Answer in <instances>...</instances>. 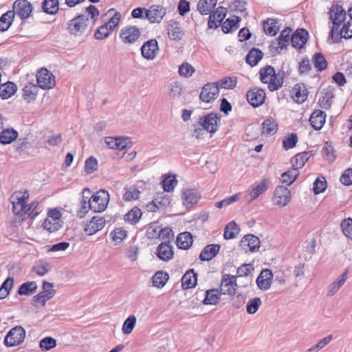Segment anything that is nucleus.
I'll list each match as a JSON object with an SVG mask.
<instances>
[{
    "label": "nucleus",
    "mask_w": 352,
    "mask_h": 352,
    "mask_svg": "<svg viewBox=\"0 0 352 352\" xmlns=\"http://www.w3.org/2000/svg\"><path fill=\"white\" fill-rule=\"evenodd\" d=\"M329 19L333 23V27L330 31L329 35L333 38L334 33L338 31L339 28L344 22L346 18V12L342 6L333 3L328 12Z\"/></svg>",
    "instance_id": "obj_1"
},
{
    "label": "nucleus",
    "mask_w": 352,
    "mask_h": 352,
    "mask_svg": "<svg viewBox=\"0 0 352 352\" xmlns=\"http://www.w3.org/2000/svg\"><path fill=\"white\" fill-rule=\"evenodd\" d=\"M90 19L85 14H79L67 23L68 32L74 36L82 35L88 28Z\"/></svg>",
    "instance_id": "obj_2"
},
{
    "label": "nucleus",
    "mask_w": 352,
    "mask_h": 352,
    "mask_svg": "<svg viewBox=\"0 0 352 352\" xmlns=\"http://www.w3.org/2000/svg\"><path fill=\"white\" fill-rule=\"evenodd\" d=\"M43 291L32 298V305L35 307L44 306L45 302L52 298L56 292L54 289V283L43 281Z\"/></svg>",
    "instance_id": "obj_3"
},
{
    "label": "nucleus",
    "mask_w": 352,
    "mask_h": 352,
    "mask_svg": "<svg viewBox=\"0 0 352 352\" xmlns=\"http://www.w3.org/2000/svg\"><path fill=\"white\" fill-rule=\"evenodd\" d=\"M109 201L108 191L101 189L91 195V210L94 212H101L107 208Z\"/></svg>",
    "instance_id": "obj_4"
},
{
    "label": "nucleus",
    "mask_w": 352,
    "mask_h": 352,
    "mask_svg": "<svg viewBox=\"0 0 352 352\" xmlns=\"http://www.w3.org/2000/svg\"><path fill=\"white\" fill-rule=\"evenodd\" d=\"M14 15L22 19V0H16L13 4V10L8 11L0 17V31H6L10 28Z\"/></svg>",
    "instance_id": "obj_5"
},
{
    "label": "nucleus",
    "mask_w": 352,
    "mask_h": 352,
    "mask_svg": "<svg viewBox=\"0 0 352 352\" xmlns=\"http://www.w3.org/2000/svg\"><path fill=\"white\" fill-rule=\"evenodd\" d=\"M28 200L29 192L26 190H23V221L25 219V215H27L31 221L34 220L43 210L38 201L34 200L29 204Z\"/></svg>",
    "instance_id": "obj_6"
},
{
    "label": "nucleus",
    "mask_w": 352,
    "mask_h": 352,
    "mask_svg": "<svg viewBox=\"0 0 352 352\" xmlns=\"http://www.w3.org/2000/svg\"><path fill=\"white\" fill-rule=\"evenodd\" d=\"M221 116L217 113L211 112L199 118L200 126L210 133H214L218 131Z\"/></svg>",
    "instance_id": "obj_7"
},
{
    "label": "nucleus",
    "mask_w": 352,
    "mask_h": 352,
    "mask_svg": "<svg viewBox=\"0 0 352 352\" xmlns=\"http://www.w3.org/2000/svg\"><path fill=\"white\" fill-rule=\"evenodd\" d=\"M36 82L37 85L45 90L52 89L56 85L54 75L45 67L38 71Z\"/></svg>",
    "instance_id": "obj_8"
},
{
    "label": "nucleus",
    "mask_w": 352,
    "mask_h": 352,
    "mask_svg": "<svg viewBox=\"0 0 352 352\" xmlns=\"http://www.w3.org/2000/svg\"><path fill=\"white\" fill-rule=\"evenodd\" d=\"M292 31V28H286L280 32L277 42L272 43L270 47V50L273 53L278 54L280 53L279 50H283L287 47L291 38L290 34Z\"/></svg>",
    "instance_id": "obj_9"
},
{
    "label": "nucleus",
    "mask_w": 352,
    "mask_h": 352,
    "mask_svg": "<svg viewBox=\"0 0 352 352\" xmlns=\"http://www.w3.org/2000/svg\"><path fill=\"white\" fill-rule=\"evenodd\" d=\"M236 288V276L230 274H224L222 277L220 289L219 290L220 294L232 296L235 294Z\"/></svg>",
    "instance_id": "obj_10"
},
{
    "label": "nucleus",
    "mask_w": 352,
    "mask_h": 352,
    "mask_svg": "<svg viewBox=\"0 0 352 352\" xmlns=\"http://www.w3.org/2000/svg\"><path fill=\"white\" fill-rule=\"evenodd\" d=\"M219 94V87L214 82H208L202 87L199 98L201 101L209 103L214 100Z\"/></svg>",
    "instance_id": "obj_11"
},
{
    "label": "nucleus",
    "mask_w": 352,
    "mask_h": 352,
    "mask_svg": "<svg viewBox=\"0 0 352 352\" xmlns=\"http://www.w3.org/2000/svg\"><path fill=\"white\" fill-rule=\"evenodd\" d=\"M140 36V31L136 26H127L121 29L120 38L124 43H134Z\"/></svg>",
    "instance_id": "obj_12"
},
{
    "label": "nucleus",
    "mask_w": 352,
    "mask_h": 352,
    "mask_svg": "<svg viewBox=\"0 0 352 352\" xmlns=\"http://www.w3.org/2000/svg\"><path fill=\"white\" fill-rule=\"evenodd\" d=\"M159 52L158 43L156 39H149L141 47L142 56L147 60H153Z\"/></svg>",
    "instance_id": "obj_13"
},
{
    "label": "nucleus",
    "mask_w": 352,
    "mask_h": 352,
    "mask_svg": "<svg viewBox=\"0 0 352 352\" xmlns=\"http://www.w3.org/2000/svg\"><path fill=\"white\" fill-rule=\"evenodd\" d=\"M260 243L258 237L253 234H247L240 241L239 246L245 252H254L258 250Z\"/></svg>",
    "instance_id": "obj_14"
},
{
    "label": "nucleus",
    "mask_w": 352,
    "mask_h": 352,
    "mask_svg": "<svg viewBox=\"0 0 352 352\" xmlns=\"http://www.w3.org/2000/svg\"><path fill=\"white\" fill-rule=\"evenodd\" d=\"M273 199L276 205L285 206L290 201V190L285 186H278L274 190Z\"/></svg>",
    "instance_id": "obj_15"
},
{
    "label": "nucleus",
    "mask_w": 352,
    "mask_h": 352,
    "mask_svg": "<svg viewBox=\"0 0 352 352\" xmlns=\"http://www.w3.org/2000/svg\"><path fill=\"white\" fill-rule=\"evenodd\" d=\"M246 98L252 107H257L264 102L265 92L262 89H253L247 92Z\"/></svg>",
    "instance_id": "obj_16"
},
{
    "label": "nucleus",
    "mask_w": 352,
    "mask_h": 352,
    "mask_svg": "<svg viewBox=\"0 0 352 352\" xmlns=\"http://www.w3.org/2000/svg\"><path fill=\"white\" fill-rule=\"evenodd\" d=\"M22 342V327L16 326L8 333L4 339L7 346H14Z\"/></svg>",
    "instance_id": "obj_17"
},
{
    "label": "nucleus",
    "mask_w": 352,
    "mask_h": 352,
    "mask_svg": "<svg viewBox=\"0 0 352 352\" xmlns=\"http://www.w3.org/2000/svg\"><path fill=\"white\" fill-rule=\"evenodd\" d=\"M166 14V10L160 6L153 5L146 10L145 18L152 23H160Z\"/></svg>",
    "instance_id": "obj_18"
},
{
    "label": "nucleus",
    "mask_w": 352,
    "mask_h": 352,
    "mask_svg": "<svg viewBox=\"0 0 352 352\" xmlns=\"http://www.w3.org/2000/svg\"><path fill=\"white\" fill-rule=\"evenodd\" d=\"M12 212L18 217V223L22 222V192L16 191L10 197Z\"/></svg>",
    "instance_id": "obj_19"
},
{
    "label": "nucleus",
    "mask_w": 352,
    "mask_h": 352,
    "mask_svg": "<svg viewBox=\"0 0 352 352\" xmlns=\"http://www.w3.org/2000/svg\"><path fill=\"white\" fill-rule=\"evenodd\" d=\"M200 198L201 195L196 189L188 188L183 191V204L187 208H192Z\"/></svg>",
    "instance_id": "obj_20"
},
{
    "label": "nucleus",
    "mask_w": 352,
    "mask_h": 352,
    "mask_svg": "<svg viewBox=\"0 0 352 352\" xmlns=\"http://www.w3.org/2000/svg\"><path fill=\"white\" fill-rule=\"evenodd\" d=\"M308 32L303 29H298L291 36L290 41L292 45L296 49L302 48L307 41Z\"/></svg>",
    "instance_id": "obj_21"
},
{
    "label": "nucleus",
    "mask_w": 352,
    "mask_h": 352,
    "mask_svg": "<svg viewBox=\"0 0 352 352\" xmlns=\"http://www.w3.org/2000/svg\"><path fill=\"white\" fill-rule=\"evenodd\" d=\"M273 278L272 272L268 269L263 270L256 278V285L259 289L265 291L272 284Z\"/></svg>",
    "instance_id": "obj_22"
},
{
    "label": "nucleus",
    "mask_w": 352,
    "mask_h": 352,
    "mask_svg": "<svg viewBox=\"0 0 352 352\" xmlns=\"http://www.w3.org/2000/svg\"><path fill=\"white\" fill-rule=\"evenodd\" d=\"M106 221L104 217L95 216L92 217L91 220L87 223L85 228V231L89 235H93L97 232L101 230L104 225Z\"/></svg>",
    "instance_id": "obj_23"
},
{
    "label": "nucleus",
    "mask_w": 352,
    "mask_h": 352,
    "mask_svg": "<svg viewBox=\"0 0 352 352\" xmlns=\"http://www.w3.org/2000/svg\"><path fill=\"white\" fill-rule=\"evenodd\" d=\"M157 256L163 261H168L173 257V247L170 244V241H164L161 243L157 248Z\"/></svg>",
    "instance_id": "obj_24"
},
{
    "label": "nucleus",
    "mask_w": 352,
    "mask_h": 352,
    "mask_svg": "<svg viewBox=\"0 0 352 352\" xmlns=\"http://www.w3.org/2000/svg\"><path fill=\"white\" fill-rule=\"evenodd\" d=\"M325 120V112L319 109L315 110L309 118L310 124L315 130H320L324 126Z\"/></svg>",
    "instance_id": "obj_25"
},
{
    "label": "nucleus",
    "mask_w": 352,
    "mask_h": 352,
    "mask_svg": "<svg viewBox=\"0 0 352 352\" xmlns=\"http://www.w3.org/2000/svg\"><path fill=\"white\" fill-rule=\"evenodd\" d=\"M344 38L346 39L352 38V19L350 20L343 25V27L340 30L334 33L333 38H331L333 43H338L341 41V39Z\"/></svg>",
    "instance_id": "obj_26"
},
{
    "label": "nucleus",
    "mask_w": 352,
    "mask_h": 352,
    "mask_svg": "<svg viewBox=\"0 0 352 352\" xmlns=\"http://www.w3.org/2000/svg\"><path fill=\"white\" fill-rule=\"evenodd\" d=\"M197 284V274L194 269L188 270L182 278V287L188 289L194 288Z\"/></svg>",
    "instance_id": "obj_27"
},
{
    "label": "nucleus",
    "mask_w": 352,
    "mask_h": 352,
    "mask_svg": "<svg viewBox=\"0 0 352 352\" xmlns=\"http://www.w3.org/2000/svg\"><path fill=\"white\" fill-rule=\"evenodd\" d=\"M220 250L219 244H210L204 248L199 254V259L201 261H208L212 259Z\"/></svg>",
    "instance_id": "obj_28"
},
{
    "label": "nucleus",
    "mask_w": 352,
    "mask_h": 352,
    "mask_svg": "<svg viewBox=\"0 0 352 352\" xmlns=\"http://www.w3.org/2000/svg\"><path fill=\"white\" fill-rule=\"evenodd\" d=\"M260 80L263 83L268 84L274 82L276 79V72L274 68L271 65H267L260 69L259 71Z\"/></svg>",
    "instance_id": "obj_29"
},
{
    "label": "nucleus",
    "mask_w": 352,
    "mask_h": 352,
    "mask_svg": "<svg viewBox=\"0 0 352 352\" xmlns=\"http://www.w3.org/2000/svg\"><path fill=\"white\" fill-rule=\"evenodd\" d=\"M313 155V151H305L296 155L291 160L292 166L298 169L302 168L309 159Z\"/></svg>",
    "instance_id": "obj_30"
},
{
    "label": "nucleus",
    "mask_w": 352,
    "mask_h": 352,
    "mask_svg": "<svg viewBox=\"0 0 352 352\" xmlns=\"http://www.w3.org/2000/svg\"><path fill=\"white\" fill-rule=\"evenodd\" d=\"M241 18L238 16H233L232 18L227 19L221 25L222 31L228 34L236 30L239 28V22Z\"/></svg>",
    "instance_id": "obj_31"
},
{
    "label": "nucleus",
    "mask_w": 352,
    "mask_h": 352,
    "mask_svg": "<svg viewBox=\"0 0 352 352\" xmlns=\"http://www.w3.org/2000/svg\"><path fill=\"white\" fill-rule=\"evenodd\" d=\"M263 56V52L258 48H252L245 56L246 63L251 67H254L258 65V62Z\"/></svg>",
    "instance_id": "obj_32"
},
{
    "label": "nucleus",
    "mask_w": 352,
    "mask_h": 352,
    "mask_svg": "<svg viewBox=\"0 0 352 352\" xmlns=\"http://www.w3.org/2000/svg\"><path fill=\"white\" fill-rule=\"evenodd\" d=\"M192 234L188 232L179 234L177 237V245L179 249L188 250L192 244Z\"/></svg>",
    "instance_id": "obj_33"
},
{
    "label": "nucleus",
    "mask_w": 352,
    "mask_h": 352,
    "mask_svg": "<svg viewBox=\"0 0 352 352\" xmlns=\"http://www.w3.org/2000/svg\"><path fill=\"white\" fill-rule=\"evenodd\" d=\"M217 0H199L197 9L202 15H207L212 12L215 7Z\"/></svg>",
    "instance_id": "obj_34"
},
{
    "label": "nucleus",
    "mask_w": 352,
    "mask_h": 352,
    "mask_svg": "<svg viewBox=\"0 0 352 352\" xmlns=\"http://www.w3.org/2000/svg\"><path fill=\"white\" fill-rule=\"evenodd\" d=\"M39 87L36 84L29 83L23 87V100L28 102L35 100Z\"/></svg>",
    "instance_id": "obj_35"
},
{
    "label": "nucleus",
    "mask_w": 352,
    "mask_h": 352,
    "mask_svg": "<svg viewBox=\"0 0 352 352\" xmlns=\"http://www.w3.org/2000/svg\"><path fill=\"white\" fill-rule=\"evenodd\" d=\"M18 132L14 129H3L0 133V143L9 144L18 138Z\"/></svg>",
    "instance_id": "obj_36"
},
{
    "label": "nucleus",
    "mask_w": 352,
    "mask_h": 352,
    "mask_svg": "<svg viewBox=\"0 0 352 352\" xmlns=\"http://www.w3.org/2000/svg\"><path fill=\"white\" fill-rule=\"evenodd\" d=\"M294 91L293 99L296 102L302 103L307 100L308 91L304 84H296L294 87Z\"/></svg>",
    "instance_id": "obj_37"
},
{
    "label": "nucleus",
    "mask_w": 352,
    "mask_h": 352,
    "mask_svg": "<svg viewBox=\"0 0 352 352\" xmlns=\"http://www.w3.org/2000/svg\"><path fill=\"white\" fill-rule=\"evenodd\" d=\"M269 184V179H263L259 184L254 187L250 192L251 201L256 199L264 193L268 189Z\"/></svg>",
    "instance_id": "obj_38"
},
{
    "label": "nucleus",
    "mask_w": 352,
    "mask_h": 352,
    "mask_svg": "<svg viewBox=\"0 0 352 352\" xmlns=\"http://www.w3.org/2000/svg\"><path fill=\"white\" fill-rule=\"evenodd\" d=\"M142 214L141 210L138 206H135L124 215V219L130 224L135 225L140 221Z\"/></svg>",
    "instance_id": "obj_39"
},
{
    "label": "nucleus",
    "mask_w": 352,
    "mask_h": 352,
    "mask_svg": "<svg viewBox=\"0 0 352 352\" xmlns=\"http://www.w3.org/2000/svg\"><path fill=\"white\" fill-rule=\"evenodd\" d=\"M205 293V298L203 300V303L204 305H212L217 304L221 295L218 289H209Z\"/></svg>",
    "instance_id": "obj_40"
},
{
    "label": "nucleus",
    "mask_w": 352,
    "mask_h": 352,
    "mask_svg": "<svg viewBox=\"0 0 352 352\" xmlns=\"http://www.w3.org/2000/svg\"><path fill=\"white\" fill-rule=\"evenodd\" d=\"M278 20L273 18H269L263 21V29L267 34L274 36L279 30L278 27L276 25Z\"/></svg>",
    "instance_id": "obj_41"
},
{
    "label": "nucleus",
    "mask_w": 352,
    "mask_h": 352,
    "mask_svg": "<svg viewBox=\"0 0 352 352\" xmlns=\"http://www.w3.org/2000/svg\"><path fill=\"white\" fill-rule=\"evenodd\" d=\"M58 0H44L42 3V9L48 14H55L58 11Z\"/></svg>",
    "instance_id": "obj_42"
},
{
    "label": "nucleus",
    "mask_w": 352,
    "mask_h": 352,
    "mask_svg": "<svg viewBox=\"0 0 352 352\" xmlns=\"http://www.w3.org/2000/svg\"><path fill=\"white\" fill-rule=\"evenodd\" d=\"M240 228L234 221L230 222L225 228L223 236L226 239H232L237 236Z\"/></svg>",
    "instance_id": "obj_43"
},
{
    "label": "nucleus",
    "mask_w": 352,
    "mask_h": 352,
    "mask_svg": "<svg viewBox=\"0 0 352 352\" xmlns=\"http://www.w3.org/2000/svg\"><path fill=\"white\" fill-rule=\"evenodd\" d=\"M263 134L266 135H272L277 132L278 124L274 119H266L263 121Z\"/></svg>",
    "instance_id": "obj_44"
},
{
    "label": "nucleus",
    "mask_w": 352,
    "mask_h": 352,
    "mask_svg": "<svg viewBox=\"0 0 352 352\" xmlns=\"http://www.w3.org/2000/svg\"><path fill=\"white\" fill-rule=\"evenodd\" d=\"M299 175V171L297 168L293 167L292 168L284 172L281 175L282 182L290 186Z\"/></svg>",
    "instance_id": "obj_45"
},
{
    "label": "nucleus",
    "mask_w": 352,
    "mask_h": 352,
    "mask_svg": "<svg viewBox=\"0 0 352 352\" xmlns=\"http://www.w3.org/2000/svg\"><path fill=\"white\" fill-rule=\"evenodd\" d=\"M169 278L168 274L163 271L157 272L152 278L154 286L161 288L163 287Z\"/></svg>",
    "instance_id": "obj_46"
},
{
    "label": "nucleus",
    "mask_w": 352,
    "mask_h": 352,
    "mask_svg": "<svg viewBox=\"0 0 352 352\" xmlns=\"http://www.w3.org/2000/svg\"><path fill=\"white\" fill-rule=\"evenodd\" d=\"M348 270H346L331 285L329 293L330 295L333 296L336 292L338 291V289L344 285L345 283L347 274Z\"/></svg>",
    "instance_id": "obj_47"
},
{
    "label": "nucleus",
    "mask_w": 352,
    "mask_h": 352,
    "mask_svg": "<svg viewBox=\"0 0 352 352\" xmlns=\"http://www.w3.org/2000/svg\"><path fill=\"white\" fill-rule=\"evenodd\" d=\"M236 77H224L219 81L215 82V85L219 87V90L221 88L226 89H232L236 85Z\"/></svg>",
    "instance_id": "obj_48"
},
{
    "label": "nucleus",
    "mask_w": 352,
    "mask_h": 352,
    "mask_svg": "<svg viewBox=\"0 0 352 352\" xmlns=\"http://www.w3.org/2000/svg\"><path fill=\"white\" fill-rule=\"evenodd\" d=\"M285 78V72L282 69L276 73V79L274 82L270 83V85L268 86V89L270 91H274L278 90L280 87L283 86L284 82V79Z\"/></svg>",
    "instance_id": "obj_49"
},
{
    "label": "nucleus",
    "mask_w": 352,
    "mask_h": 352,
    "mask_svg": "<svg viewBox=\"0 0 352 352\" xmlns=\"http://www.w3.org/2000/svg\"><path fill=\"white\" fill-rule=\"evenodd\" d=\"M124 194L123 199L126 201L136 200L139 198L140 191L135 186L124 188Z\"/></svg>",
    "instance_id": "obj_50"
},
{
    "label": "nucleus",
    "mask_w": 352,
    "mask_h": 352,
    "mask_svg": "<svg viewBox=\"0 0 352 352\" xmlns=\"http://www.w3.org/2000/svg\"><path fill=\"white\" fill-rule=\"evenodd\" d=\"M63 222L53 221L50 219H45L42 224L43 229L50 233L56 232L63 227Z\"/></svg>",
    "instance_id": "obj_51"
},
{
    "label": "nucleus",
    "mask_w": 352,
    "mask_h": 352,
    "mask_svg": "<svg viewBox=\"0 0 352 352\" xmlns=\"http://www.w3.org/2000/svg\"><path fill=\"white\" fill-rule=\"evenodd\" d=\"M313 63L314 67L320 72L324 70L327 67V61L321 52H318L313 56Z\"/></svg>",
    "instance_id": "obj_52"
},
{
    "label": "nucleus",
    "mask_w": 352,
    "mask_h": 352,
    "mask_svg": "<svg viewBox=\"0 0 352 352\" xmlns=\"http://www.w3.org/2000/svg\"><path fill=\"white\" fill-rule=\"evenodd\" d=\"M184 33L177 23L172 25L168 30V37L173 41H179L182 38Z\"/></svg>",
    "instance_id": "obj_53"
},
{
    "label": "nucleus",
    "mask_w": 352,
    "mask_h": 352,
    "mask_svg": "<svg viewBox=\"0 0 352 352\" xmlns=\"http://www.w3.org/2000/svg\"><path fill=\"white\" fill-rule=\"evenodd\" d=\"M327 187L326 179L324 177H317L314 182L313 190L315 195L323 192Z\"/></svg>",
    "instance_id": "obj_54"
},
{
    "label": "nucleus",
    "mask_w": 352,
    "mask_h": 352,
    "mask_svg": "<svg viewBox=\"0 0 352 352\" xmlns=\"http://www.w3.org/2000/svg\"><path fill=\"white\" fill-rule=\"evenodd\" d=\"M177 181L175 175H169L162 182L165 192H171L177 185Z\"/></svg>",
    "instance_id": "obj_55"
},
{
    "label": "nucleus",
    "mask_w": 352,
    "mask_h": 352,
    "mask_svg": "<svg viewBox=\"0 0 352 352\" xmlns=\"http://www.w3.org/2000/svg\"><path fill=\"white\" fill-rule=\"evenodd\" d=\"M333 95L330 91L323 93L322 96L319 99L320 106L324 109H329L332 104V98Z\"/></svg>",
    "instance_id": "obj_56"
},
{
    "label": "nucleus",
    "mask_w": 352,
    "mask_h": 352,
    "mask_svg": "<svg viewBox=\"0 0 352 352\" xmlns=\"http://www.w3.org/2000/svg\"><path fill=\"white\" fill-rule=\"evenodd\" d=\"M298 142V135L296 133H292L283 140V147L285 150H289L296 146Z\"/></svg>",
    "instance_id": "obj_57"
},
{
    "label": "nucleus",
    "mask_w": 352,
    "mask_h": 352,
    "mask_svg": "<svg viewBox=\"0 0 352 352\" xmlns=\"http://www.w3.org/2000/svg\"><path fill=\"white\" fill-rule=\"evenodd\" d=\"M333 336L329 335L319 340L316 344L308 349V352H318L327 346L332 340Z\"/></svg>",
    "instance_id": "obj_58"
},
{
    "label": "nucleus",
    "mask_w": 352,
    "mask_h": 352,
    "mask_svg": "<svg viewBox=\"0 0 352 352\" xmlns=\"http://www.w3.org/2000/svg\"><path fill=\"white\" fill-rule=\"evenodd\" d=\"M136 322V317L134 315L129 316L122 325V332L124 334H129L132 332Z\"/></svg>",
    "instance_id": "obj_59"
},
{
    "label": "nucleus",
    "mask_w": 352,
    "mask_h": 352,
    "mask_svg": "<svg viewBox=\"0 0 352 352\" xmlns=\"http://www.w3.org/2000/svg\"><path fill=\"white\" fill-rule=\"evenodd\" d=\"M56 340L52 337H46L41 340L39 346L44 351H49L56 346Z\"/></svg>",
    "instance_id": "obj_60"
},
{
    "label": "nucleus",
    "mask_w": 352,
    "mask_h": 352,
    "mask_svg": "<svg viewBox=\"0 0 352 352\" xmlns=\"http://www.w3.org/2000/svg\"><path fill=\"white\" fill-rule=\"evenodd\" d=\"M13 278L8 277L0 287V299L5 298L8 294L13 285Z\"/></svg>",
    "instance_id": "obj_61"
},
{
    "label": "nucleus",
    "mask_w": 352,
    "mask_h": 352,
    "mask_svg": "<svg viewBox=\"0 0 352 352\" xmlns=\"http://www.w3.org/2000/svg\"><path fill=\"white\" fill-rule=\"evenodd\" d=\"M98 161L93 157L90 156L88 157L85 163V170L87 174H91L97 170Z\"/></svg>",
    "instance_id": "obj_62"
},
{
    "label": "nucleus",
    "mask_w": 352,
    "mask_h": 352,
    "mask_svg": "<svg viewBox=\"0 0 352 352\" xmlns=\"http://www.w3.org/2000/svg\"><path fill=\"white\" fill-rule=\"evenodd\" d=\"M112 31L109 30L107 25L103 24L100 26L95 32L94 36L97 40H102L107 38Z\"/></svg>",
    "instance_id": "obj_63"
},
{
    "label": "nucleus",
    "mask_w": 352,
    "mask_h": 352,
    "mask_svg": "<svg viewBox=\"0 0 352 352\" xmlns=\"http://www.w3.org/2000/svg\"><path fill=\"white\" fill-rule=\"evenodd\" d=\"M341 228L343 234L346 236L352 239V219H344L341 223Z\"/></svg>",
    "instance_id": "obj_64"
}]
</instances>
